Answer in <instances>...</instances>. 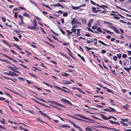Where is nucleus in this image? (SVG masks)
Returning a JSON list of instances; mask_svg holds the SVG:
<instances>
[{
    "mask_svg": "<svg viewBox=\"0 0 131 131\" xmlns=\"http://www.w3.org/2000/svg\"><path fill=\"white\" fill-rule=\"evenodd\" d=\"M78 116L80 117H81V118H84V119H87V120H88L89 121H91V119H89V118H87V117H86L84 116H82L81 115H78Z\"/></svg>",
    "mask_w": 131,
    "mask_h": 131,
    "instance_id": "nucleus-11",
    "label": "nucleus"
},
{
    "mask_svg": "<svg viewBox=\"0 0 131 131\" xmlns=\"http://www.w3.org/2000/svg\"><path fill=\"white\" fill-rule=\"evenodd\" d=\"M120 122L122 123V124L124 126H128L127 124L126 123H125L124 122Z\"/></svg>",
    "mask_w": 131,
    "mask_h": 131,
    "instance_id": "nucleus-35",
    "label": "nucleus"
},
{
    "mask_svg": "<svg viewBox=\"0 0 131 131\" xmlns=\"http://www.w3.org/2000/svg\"><path fill=\"white\" fill-rule=\"evenodd\" d=\"M52 5V6H54L60 7H61L62 8H63L64 7L63 6L61 5L59 3L53 4V5Z\"/></svg>",
    "mask_w": 131,
    "mask_h": 131,
    "instance_id": "nucleus-9",
    "label": "nucleus"
},
{
    "mask_svg": "<svg viewBox=\"0 0 131 131\" xmlns=\"http://www.w3.org/2000/svg\"><path fill=\"white\" fill-rule=\"evenodd\" d=\"M90 1L91 3V4H93L95 5H96V4L95 3V2H94L93 1H92L91 0Z\"/></svg>",
    "mask_w": 131,
    "mask_h": 131,
    "instance_id": "nucleus-43",
    "label": "nucleus"
},
{
    "mask_svg": "<svg viewBox=\"0 0 131 131\" xmlns=\"http://www.w3.org/2000/svg\"><path fill=\"white\" fill-rule=\"evenodd\" d=\"M37 25H34L33 26H28V28L30 29H35V30L37 31L38 30V29L37 28Z\"/></svg>",
    "mask_w": 131,
    "mask_h": 131,
    "instance_id": "nucleus-6",
    "label": "nucleus"
},
{
    "mask_svg": "<svg viewBox=\"0 0 131 131\" xmlns=\"http://www.w3.org/2000/svg\"><path fill=\"white\" fill-rule=\"evenodd\" d=\"M109 100L110 101V103L113 104V105H114V104H113V101L111 99H109Z\"/></svg>",
    "mask_w": 131,
    "mask_h": 131,
    "instance_id": "nucleus-56",
    "label": "nucleus"
},
{
    "mask_svg": "<svg viewBox=\"0 0 131 131\" xmlns=\"http://www.w3.org/2000/svg\"><path fill=\"white\" fill-rule=\"evenodd\" d=\"M119 30L121 31L122 34H123L124 33V31L121 28H120L119 29Z\"/></svg>",
    "mask_w": 131,
    "mask_h": 131,
    "instance_id": "nucleus-64",
    "label": "nucleus"
},
{
    "mask_svg": "<svg viewBox=\"0 0 131 131\" xmlns=\"http://www.w3.org/2000/svg\"><path fill=\"white\" fill-rule=\"evenodd\" d=\"M69 116L73 118L76 119H77V120H79L82 121H84V122L86 121H85L84 120L81 119L80 118H78L77 117L75 116H72L71 115H69Z\"/></svg>",
    "mask_w": 131,
    "mask_h": 131,
    "instance_id": "nucleus-10",
    "label": "nucleus"
},
{
    "mask_svg": "<svg viewBox=\"0 0 131 131\" xmlns=\"http://www.w3.org/2000/svg\"><path fill=\"white\" fill-rule=\"evenodd\" d=\"M33 23H34V25H37V22H36V19L35 18L34 19L33 21Z\"/></svg>",
    "mask_w": 131,
    "mask_h": 131,
    "instance_id": "nucleus-34",
    "label": "nucleus"
},
{
    "mask_svg": "<svg viewBox=\"0 0 131 131\" xmlns=\"http://www.w3.org/2000/svg\"><path fill=\"white\" fill-rule=\"evenodd\" d=\"M85 4H84L82 5H80L78 7H75L74 6H73L71 7L74 10H77L79 9L80 7H81L83 6H85Z\"/></svg>",
    "mask_w": 131,
    "mask_h": 131,
    "instance_id": "nucleus-7",
    "label": "nucleus"
},
{
    "mask_svg": "<svg viewBox=\"0 0 131 131\" xmlns=\"http://www.w3.org/2000/svg\"><path fill=\"white\" fill-rule=\"evenodd\" d=\"M104 31H105L107 33L109 34H113V32H112L108 30H104Z\"/></svg>",
    "mask_w": 131,
    "mask_h": 131,
    "instance_id": "nucleus-18",
    "label": "nucleus"
},
{
    "mask_svg": "<svg viewBox=\"0 0 131 131\" xmlns=\"http://www.w3.org/2000/svg\"><path fill=\"white\" fill-rule=\"evenodd\" d=\"M96 5L97 6H98L99 7H101V8H102V7H103V6L104 7H105V8H108V7L107 6L105 5H101L100 6V5H99L98 4H96Z\"/></svg>",
    "mask_w": 131,
    "mask_h": 131,
    "instance_id": "nucleus-14",
    "label": "nucleus"
},
{
    "mask_svg": "<svg viewBox=\"0 0 131 131\" xmlns=\"http://www.w3.org/2000/svg\"><path fill=\"white\" fill-rule=\"evenodd\" d=\"M39 112L42 115H43L44 116L47 117L49 120L50 119V116H48L46 114L43 113L42 111H39Z\"/></svg>",
    "mask_w": 131,
    "mask_h": 131,
    "instance_id": "nucleus-8",
    "label": "nucleus"
},
{
    "mask_svg": "<svg viewBox=\"0 0 131 131\" xmlns=\"http://www.w3.org/2000/svg\"><path fill=\"white\" fill-rule=\"evenodd\" d=\"M71 30L72 32L75 33L76 32V29L72 28Z\"/></svg>",
    "mask_w": 131,
    "mask_h": 131,
    "instance_id": "nucleus-33",
    "label": "nucleus"
},
{
    "mask_svg": "<svg viewBox=\"0 0 131 131\" xmlns=\"http://www.w3.org/2000/svg\"><path fill=\"white\" fill-rule=\"evenodd\" d=\"M117 56L119 59H120L121 58V55L120 54H117Z\"/></svg>",
    "mask_w": 131,
    "mask_h": 131,
    "instance_id": "nucleus-38",
    "label": "nucleus"
},
{
    "mask_svg": "<svg viewBox=\"0 0 131 131\" xmlns=\"http://www.w3.org/2000/svg\"><path fill=\"white\" fill-rule=\"evenodd\" d=\"M87 29H88V30L89 31H90L91 32H94V31L93 30H92L91 28H87Z\"/></svg>",
    "mask_w": 131,
    "mask_h": 131,
    "instance_id": "nucleus-62",
    "label": "nucleus"
},
{
    "mask_svg": "<svg viewBox=\"0 0 131 131\" xmlns=\"http://www.w3.org/2000/svg\"><path fill=\"white\" fill-rule=\"evenodd\" d=\"M3 78H4L7 79H10V80H11L13 81H14V80H13L12 79H11L10 78H8V77H4V76H3Z\"/></svg>",
    "mask_w": 131,
    "mask_h": 131,
    "instance_id": "nucleus-52",
    "label": "nucleus"
},
{
    "mask_svg": "<svg viewBox=\"0 0 131 131\" xmlns=\"http://www.w3.org/2000/svg\"><path fill=\"white\" fill-rule=\"evenodd\" d=\"M111 130L117 131H121L119 129H116V128H112Z\"/></svg>",
    "mask_w": 131,
    "mask_h": 131,
    "instance_id": "nucleus-44",
    "label": "nucleus"
},
{
    "mask_svg": "<svg viewBox=\"0 0 131 131\" xmlns=\"http://www.w3.org/2000/svg\"><path fill=\"white\" fill-rule=\"evenodd\" d=\"M61 101L64 103L68 104L71 105H72V104L70 102L64 99H62L61 100Z\"/></svg>",
    "mask_w": 131,
    "mask_h": 131,
    "instance_id": "nucleus-5",
    "label": "nucleus"
},
{
    "mask_svg": "<svg viewBox=\"0 0 131 131\" xmlns=\"http://www.w3.org/2000/svg\"><path fill=\"white\" fill-rule=\"evenodd\" d=\"M51 31L54 34L56 35L57 36H58L59 35V34H57L55 32H54L53 30H51Z\"/></svg>",
    "mask_w": 131,
    "mask_h": 131,
    "instance_id": "nucleus-49",
    "label": "nucleus"
},
{
    "mask_svg": "<svg viewBox=\"0 0 131 131\" xmlns=\"http://www.w3.org/2000/svg\"><path fill=\"white\" fill-rule=\"evenodd\" d=\"M59 127H65L66 128H69L70 126L68 125H63L61 126H59Z\"/></svg>",
    "mask_w": 131,
    "mask_h": 131,
    "instance_id": "nucleus-13",
    "label": "nucleus"
},
{
    "mask_svg": "<svg viewBox=\"0 0 131 131\" xmlns=\"http://www.w3.org/2000/svg\"><path fill=\"white\" fill-rule=\"evenodd\" d=\"M92 11L93 12H94L95 13L96 8L94 7H92Z\"/></svg>",
    "mask_w": 131,
    "mask_h": 131,
    "instance_id": "nucleus-30",
    "label": "nucleus"
},
{
    "mask_svg": "<svg viewBox=\"0 0 131 131\" xmlns=\"http://www.w3.org/2000/svg\"><path fill=\"white\" fill-rule=\"evenodd\" d=\"M110 121L111 122V123L112 124H116L118 125H119V123L117 122H114L112 120H110Z\"/></svg>",
    "mask_w": 131,
    "mask_h": 131,
    "instance_id": "nucleus-17",
    "label": "nucleus"
},
{
    "mask_svg": "<svg viewBox=\"0 0 131 131\" xmlns=\"http://www.w3.org/2000/svg\"><path fill=\"white\" fill-rule=\"evenodd\" d=\"M23 15L24 16H25L26 17H29V15H28V14H27V13H24L23 14Z\"/></svg>",
    "mask_w": 131,
    "mask_h": 131,
    "instance_id": "nucleus-25",
    "label": "nucleus"
},
{
    "mask_svg": "<svg viewBox=\"0 0 131 131\" xmlns=\"http://www.w3.org/2000/svg\"><path fill=\"white\" fill-rule=\"evenodd\" d=\"M69 44V43L68 42H66V43L64 42L63 43L62 45L63 46H65V45L68 46V45Z\"/></svg>",
    "mask_w": 131,
    "mask_h": 131,
    "instance_id": "nucleus-45",
    "label": "nucleus"
},
{
    "mask_svg": "<svg viewBox=\"0 0 131 131\" xmlns=\"http://www.w3.org/2000/svg\"><path fill=\"white\" fill-rule=\"evenodd\" d=\"M104 89H106L107 90V91L108 92H109V93L112 92V93H113V92H112V91H111L110 90H109L108 88H107L106 87H104Z\"/></svg>",
    "mask_w": 131,
    "mask_h": 131,
    "instance_id": "nucleus-26",
    "label": "nucleus"
},
{
    "mask_svg": "<svg viewBox=\"0 0 131 131\" xmlns=\"http://www.w3.org/2000/svg\"><path fill=\"white\" fill-rule=\"evenodd\" d=\"M109 108L110 109L111 112H115V110L113 108H111L110 107H109Z\"/></svg>",
    "mask_w": 131,
    "mask_h": 131,
    "instance_id": "nucleus-21",
    "label": "nucleus"
},
{
    "mask_svg": "<svg viewBox=\"0 0 131 131\" xmlns=\"http://www.w3.org/2000/svg\"><path fill=\"white\" fill-rule=\"evenodd\" d=\"M106 51L105 50H102V52L101 53L102 54H104V53H106Z\"/></svg>",
    "mask_w": 131,
    "mask_h": 131,
    "instance_id": "nucleus-53",
    "label": "nucleus"
},
{
    "mask_svg": "<svg viewBox=\"0 0 131 131\" xmlns=\"http://www.w3.org/2000/svg\"><path fill=\"white\" fill-rule=\"evenodd\" d=\"M35 97L37 99L39 100H40V101H42V102H45V101L44 100H43L41 98H39V97Z\"/></svg>",
    "mask_w": 131,
    "mask_h": 131,
    "instance_id": "nucleus-32",
    "label": "nucleus"
},
{
    "mask_svg": "<svg viewBox=\"0 0 131 131\" xmlns=\"http://www.w3.org/2000/svg\"><path fill=\"white\" fill-rule=\"evenodd\" d=\"M84 106L85 107H88L89 109H93V110H98L96 108H90L89 107H88L86 105H84Z\"/></svg>",
    "mask_w": 131,
    "mask_h": 131,
    "instance_id": "nucleus-24",
    "label": "nucleus"
},
{
    "mask_svg": "<svg viewBox=\"0 0 131 131\" xmlns=\"http://www.w3.org/2000/svg\"><path fill=\"white\" fill-rule=\"evenodd\" d=\"M13 38H14V39L15 40L17 41H19L18 39V38H17L16 37H13Z\"/></svg>",
    "mask_w": 131,
    "mask_h": 131,
    "instance_id": "nucleus-60",
    "label": "nucleus"
},
{
    "mask_svg": "<svg viewBox=\"0 0 131 131\" xmlns=\"http://www.w3.org/2000/svg\"><path fill=\"white\" fill-rule=\"evenodd\" d=\"M123 68L128 72H129L130 70L129 68L124 67Z\"/></svg>",
    "mask_w": 131,
    "mask_h": 131,
    "instance_id": "nucleus-27",
    "label": "nucleus"
},
{
    "mask_svg": "<svg viewBox=\"0 0 131 131\" xmlns=\"http://www.w3.org/2000/svg\"><path fill=\"white\" fill-rule=\"evenodd\" d=\"M62 82L64 84H70L71 82L70 81H68L67 80H63L62 81Z\"/></svg>",
    "mask_w": 131,
    "mask_h": 131,
    "instance_id": "nucleus-12",
    "label": "nucleus"
},
{
    "mask_svg": "<svg viewBox=\"0 0 131 131\" xmlns=\"http://www.w3.org/2000/svg\"><path fill=\"white\" fill-rule=\"evenodd\" d=\"M99 114L100 115V116L103 119L106 120L108 119L111 118H112L113 116H109L108 117H106L103 114L99 113Z\"/></svg>",
    "mask_w": 131,
    "mask_h": 131,
    "instance_id": "nucleus-3",
    "label": "nucleus"
},
{
    "mask_svg": "<svg viewBox=\"0 0 131 131\" xmlns=\"http://www.w3.org/2000/svg\"><path fill=\"white\" fill-rule=\"evenodd\" d=\"M59 53L61 54V55L63 56H65L66 57H67L66 55H65L64 54H63V53H62L61 52H59Z\"/></svg>",
    "mask_w": 131,
    "mask_h": 131,
    "instance_id": "nucleus-58",
    "label": "nucleus"
},
{
    "mask_svg": "<svg viewBox=\"0 0 131 131\" xmlns=\"http://www.w3.org/2000/svg\"><path fill=\"white\" fill-rule=\"evenodd\" d=\"M68 14L66 13H64L63 14V15L64 16L66 17L68 16Z\"/></svg>",
    "mask_w": 131,
    "mask_h": 131,
    "instance_id": "nucleus-48",
    "label": "nucleus"
},
{
    "mask_svg": "<svg viewBox=\"0 0 131 131\" xmlns=\"http://www.w3.org/2000/svg\"><path fill=\"white\" fill-rule=\"evenodd\" d=\"M36 120L37 121H39V122H42L41 120V119H40V118H36Z\"/></svg>",
    "mask_w": 131,
    "mask_h": 131,
    "instance_id": "nucleus-41",
    "label": "nucleus"
},
{
    "mask_svg": "<svg viewBox=\"0 0 131 131\" xmlns=\"http://www.w3.org/2000/svg\"><path fill=\"white\" fill-rule=\"evenodd\" d=\"M66 31L69 34H71L72 33V32L70 31L69 30H66Z\"/></svg>",
    "mask_w": 131,
    "mask_h": 131,
    "instance_id": "nucleus-42",
    "label": "nucleus"
},
{
    "mask_svg": "<svg viewBox=\"0 0 131 131\" xmlns=\"http://www.w3.org/2000/svg\"><path fill=\"white\" fill-rule=\"evenodd\" d=\"M129 106H128L127 104L126 105H125L124 106H123V107L126 108V109H128V108L129 107Z\"/></svg>",
    "mask_w": 131,
    "mask_h": 131,
    "instance_id": "nucleus-29",
    "label": "nucleus"
},
{
    "mask_svg": "<svg viewBox=\"0 0 131 131\" xmlns=\"http://www.w3.org/2000/svg\"><path fill=\"white\" fill-rule=\"evenodd\" d=\"M103 110L105 111H107L111 112L110 110L108 109V108H105Z\"/></svg>",
    "mask_w": 131,
    "mask_h": 131,
    "instance_id": "nucleus-47",
    "label": "nucleus"
},
{
    "mask_svg": "<svg viewBox=\"0 0 131 131\" xmlns=\"http://www.w3.org/2000/svg\"><path fill=\"white\" fill-rule=\"evenodd\" d=\"M2 120H0V121L3 124H5V121H4V119L3 118L2 119Z\"/></svg>",
    "mask_w": 131,
    "mask_h": 131,
    "instance_id": "nucleus-40",
    "label": "nucleus"
},
{
    "mask_svg": "<svg viewBox=\"0 0 131 131\" xmlns=\"http://www.w3.org/2000/svg\"><path fill=\"white\" fill-rule=\"evenodd\" d=\"M63 12L61 10H59L57 12V13L58 14H62Z\"/></svg>",
    "mask_w": 131,
    "mask_h": 131,
    "instance_id": "nucleus-39",
    "label": "nucleus"
},
{
    "mask_svg": "<svg viewBox=\"0 0 131 131\" xmlns=\"http://www.w3.org/2000/svg\"><path fill=\"white\" fill-rule=\"evenodd\" d=\"M97 31H98V32H102V30L101 29V28L100 27H98L97 29Z\"/></svg>",
    "mask_w": 131,
    "mask_h": 131,
    "instance_id": "nucleus-28",
    "label": "nucleus"
},
{
    "mask_svg": "<svg viewBox=\"0 0 131 131\" xmlns=\"http://www.w3.org/2000/svg\"><path fill=\"white\" fill-rule=\"evenodd\" d=\"M52 103L56 105H59L60 106H62L61 105L59 104L57 102H55V101H52Z\"/></svg>",
    "mask_w": 131,
    "mask_h": 131,
    "instance_id": "nucleus-23",
    "label": "nucleus"
},
{
    "mask_svg": "<svg viewBox=\"0 0 131 131\" xmlns=\"http://www.w3.org/2000/svg\"><path fill=\"white\" fill-rule=\"evenodd\" d=\"M71 24L72 25H74L75 24H81V23L79 22L75 18H73L72 20Z\"/></svg>",
    "mask_w": 131,
    "mask_h": 131,
    "instance_id": "nucleus-1",
    "label": "nucleus"
},
{
    "mask_svg": "<svg viewBox=\"0 0 131 131\" xmlns=\"http://www.w3.org/2000/svg\"><path fill=\"white\" fill-rule=\"evenodd\" d=\"M73 25L72 27V28L73 29L75 28H77L78 27L77 25Z\"/></svg>",
    "mask_w": 131,
    "mask_h": 131,
    "instance_id": "nucleus-46",
    "label": "nucleus"
},
{
    "mask_svg": "<svg viewBox=\"0 0 131 131\" xmlns=\"http://www.w3.org/2000/svg\"><path fill=\"white\" fill-rule=\"evenodd\" d=\"M6 44L9 47H10L11 46V45L9 43H8L7 42H6Z\"/></svg>",
    "mask_w": 131,
    "mask_h": 131,
    "instance_id": "nucleus-57",
    "label": "nucleus"
},
{
    "mask_svg": "<svg viewBox=\"0 0 131 131\" xmlns=\"http://www.w3.org/2000/svg\"><path fill=\"white\" fill-rule=\"evenodd\" d=\"M58 28L59 29V30H60V31L61 32H62V33L63 34L65 35V32H64V31L63 30H62L58 26Z\"/></svg>",
    "mask_w": 131,
    "mask_h": 131,
    "instance_id": "nucleus-19",
    "label": "nucleus"
},
{
    "mask_svg": "<svg viewBox=\"0 0 131 131\" xmlns=\"http://www.w3.org/2000/svg\"><path fill=\"white\" fill-rule=\"evenodd\" d=\"M18 17H19V18H21V19H23V16L21 15H19Z\"/></svg>",
    "mask_w": 131,
    "mask_h": 131,
    "instance_id": "nucleus-63",
    "label": "nucleus"
},
{
    "mask_svg": "<svg viewBox=\"0 0 131 131\" xmlns=\"http://www.w3.org/2000/svg\"><path fill=\"white\" fill-rule=\"evenodd\" d=\"M93 21V19H90V20H89V23H90L91 24L92 23Z\"/></svg>",
    "mask_w": 131,
    "mask_h": 131,
    "instance_id": "nucleus-54",
    "label": "nucleus"
},
{
    "mask_svg": "<svg viewBox=\"0 0 131 131\" xmlns=\"http://www.w3.org/2000/svg\"><path fill=\"white\" fill-rule=\"evenodd\" d=\"M14 46H15L16 47V48L17 49L19 50H22V49H21V48H20L19 47L18 45H16L15 44H14Z\"/></svg>",
    "mask_w": 131,
    "mask_h": 131,
    "instance_id": "nucleus-16",
    "label": "nucleus"
},
{
    "mask_svg": "<svg viewBox=\"0 0 131 131\" xmlns=\"http://www.w3.org/2000/svg\"><path fill=\"white\" fill-rule=\"evenodd\" d=\"M113 59L114 60L116 61L117 59V57L116 56H114L113 57Z\"/></svg>",
    "mask_w": 131,
    "mask_h": 131,
    "instance_id": "nucleus-36",
    "label": "nucleus"
},
{
    "mask_svg": "<svg viewBox=\"0 0 131 131\" xmlns=\"http://www.w3.org/2000/svg\"><path fill=\"white\" fill-rule=\"evenodd\" d=\"M121 120L123 121L127 122V119H122Z\"/></svg>",
    "mask_w": 131,
    "mask_h": 131,
    "instance_id": "nucleus-55",
    "label": "nucleus"
},
{
    "mask_svg": "<svg viewBox=\"0 0 131 131\" xmlns=\"http://www.w3.org/2000/svg\"><path fill=\"white\" fill-rule=\"evenodd\" d=\"M9 108H10V110L12 111L13 112H15V110H13V109L12 108V107L10 106H9Z\"/></svg>",
    "mask_w": 131,
    "mask_h": 131,
    "instance_id": "nucleus-50",
    "label": "nucleus"
},
{
    "mask_svg": "<svg viewBox=\"0 0 131 131\" xmlns=\"http://www.w3.org/2000/svg\"><path fill=\"white\" fill-rule=\"evenodd\" d=\"M85 130L86 131H90V130H92L91 128L89 127H86L85 128Z\"/></svg>",
    "mask_w": 131,
    "mask_h": 131,
    "instance_id": "nucleus-20",
    "label": "nucleus"
},
{
    "mask_svg": "<svg viewBox=\"0 0 131 131\" xmlns=\"http://www.w3.org/2000/svg\"><path fill=\"white\" fill-rule=\"evenodd\" d=\"M1 18V19H2L3 20V21L4 22L6 20V19H5V18H4L3 17H2Z\"/></svg>",
    "mask_w": 131,
    "mask_h": 131,
    "instance_id": "nucleus-59",
    "label": "nucleus"
},
{
    "mask_svg": "<svg viewBox=\"0 0 131 131\" xmlns=\"http://www.w3.org/2000/svg\"><path fill=\"white\" fill-rule=\"evenodd\" d=\"M98 41L99 43L102 44V45H103L104 46H110L109 45H106V44H105V43H104V42H103L101 40H99Z\"/></svg>",
    "mask_w": 131,
    "mask_h": 131,
    "instance_id": "nucleus-15",
    "label": "nucleus"
},
{
    "mask_svg": "<svg viewBox=\"0 0 131 131\" xmlns=\"http://www.w3.org/2000/svg\"><path fill=\"white\" fill-rule=\"evenodd\" d=\"M62 74V75H64L66 77H68L69 75L67 73H64L63 74Z\"/></svg>",
    "mask_w": 131,
    "mask_h": 131,
    "instance_id": "nucleus-37",
    "label": "nucleus"
},
{
    "mask_svg": "<svg viewBox=\"0 0 131 131\" xmlns=\"http://www.w3.org/2000/svg\"><path fill=\"white\" fill-rule=\"evenodd\" d=\"M48 44L50 45L51 47L53 48H54L55 47L53 45L51 44L50 43H48Z\"/></svg>",
    "mask_w": 131,
    "mask_h": 131,
    "instance_id": "nucleus-61",
    "label": "nucleus"
},
{
    "mask_svg": "<svg viewBox=\"0 0 131 131\" xmlns=\"http://www.w3.org/2000/svg\"><path fill=\"white\" fill-rule=\"evenodd\" d=\"M108 27L112 29L114 32L117 34H119V30L115 27L113 26H108Z\"/></svg>",
    "mask_w": 131,
    "mask_h": 131,
    "instance_id": "nucleus-4",
    "label": "nucleus"
},
{
    "mask_svg": "<svg viewBox=\"0 0 131 131\" xmlns=\"http://www.w3.org/2000/svg\"><path fill=\"white\" fill-rule=\"evenodd\" d=\"M85 48L87 49V51H89V50H91L92 49V48H90L88 47H87V46H85Z\"/></svg>",
    "mask_w": 131,
    "mask_h": 131,
    "instance_id": "nucleus-31",
    "label": "nucleus"
},
{
    "mask_svg": "<svg viewBox=\"0 0 131 131\" xmlns=\"http://www.w3.org/2000/svg\"><path fill=\"white\" fill-rule=\"evenodd\" d=\"M9 73L7 72H4V73L5 74H7L8 75H10L12 76H17V75L15 73L11 71H9Z\"/></svg>",
    "mask_w": 131,
    "mask_h": 131,
    "instance_id": "nucleus-2",
    "label": "nucleus"
},
{
    "mask_svg": "<svg viewBox=\"0 0 131 131\" xmlns=\"http://www.w3.org/2000/svg\"><path fill=\"white\" fill-rule=\"evenodd\" d=\"M18 13V12H16L14 13V17L16 19H17V18Z\"/></svg>",
    "mask_w": 131,
    "mask_h": 131,
    "instance_id": "nucleus-22",
    "label": "nucleus"
},
{
    "mask_svg": "<svg viewBox=\"0 0 131 131\" xmlns=\"http://www.w3.org/2000/svg\"><path fill=\"white\" fill-rule=\"evenodd\" d=\"M122 57L123 58H126L127 57L126 55L125 54H123V55H122Z\"/></svg>",
    "mask_w": 131,
    "mask_h": 131,
    "instance_id": "nucleus-51",
    "label": "nucleus"
}]
</instances>
